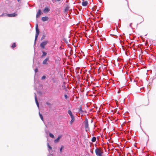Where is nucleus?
<instances>
[{
  "mask_svg": "<svg viewBox=\"0 0 156 156\" xmlns=\"http://www.w3.org/2000/svg\"><path fill=\"white\" fill-rule=\"evenodd\" d=\"M46 78V76H43L41 78L42 79H45Z\"/></svg>",
  "mask_w": 156,
  "mask_h": 156,
  "instance_id": "obj_25",
  "label": "nucleus"
},
{
  "mask_svg": "<svg viewBox=\"0 0 156 156\" xmlns=\"http://www.w3.org/2000/svg\"><path fill=\"white\" fill-rule=\"evenodd\" d=\"M50 11V9L48 7L45 8L44 9V12L45 13L48 12Z\"/></svg>",
  "mask_w": 156,
  "mask_h": 156,
  "instance_id": "obj_10",
  "label": "nucleus"
},
{
  "mask_svg": "<svg viewBox=\"0 0 156 156\" xmlns=\"http://www.w3.org/2000/svg\"><path fill=\"white\" fill-rule=\"evenodd\" d=\"M99 22V21H97V22H96V23H98V22Z\"/></svg>",
  "mask_w": 156,
  "mask_h": 156,
  "instance_id": "obj_31",
  "label": "nucleus"
},
{
  "mask_svg": "<svg viewBox=\"0 0 156 156\" xmlns=\"http://www.w3.org/2000/svg\"><path fill=\"white\" fill-rule=\"evenodd\" d=\"M48 43V40H44L42 41L40 44L41 48L43 49L45 48V46Z\"/></svg>",
  "mask_w": 156,
  "mask_h": 156,
  "instance_id": "obj_3",
  "label": "nucleus"
},
{
  "mask_svg": "<svg viewBox=\"0 0 156 156\" xmlns=\"http://www.w3.org/2000/svg\"><path fill=\"white\" fill-rule=\"evenodd\" d=\"M41 10L40 9H39L38 11V12H37L36 15V17H37L38 16H39L41 15Z\"/></svg>",
  "mask_w": 156,
  "mask_h": 156,
  "instance_id": "obj_12",
  "label": "nucleus"
},
{
  "mask_svg": "<svg viewBox=\"0 0 156 156\" xmlns=\"http://www.w3.org/2000/svg\"><path fill=\"white\" fill-rule=\"evenodd\" d=\"M42 55L41 56V58H43L44 56H45L47 55V54L46 52H45V51H42Z\"/></svg>",
  "mask_w": 156,
  "mask_h": 156,
  "instance_id": "obj_11",
  "label": "nucleus"
},
{
  "mask_svg": "<svg viewBox=\"0 0 156 156\" xmlns=\"http://www.w3.org/2000/svg\"><path fill=\"white\" fill-rule=\"evenodd\" d=\"M16 44L15 43H13L11 46L12 48H13L16 47Z\"/></svg>",
  "mask_w": 156,
  "mask_h": 156,
  "instance_id": "obj_20",
  "label": "nucleus"
},
{
  "mask_svg": "<svg viewBox=\"0 0 156 156\" xmlns=\"http://www.w3.org/2000/svg\"><path fill=\"white\" fill-rule=\"evenodd\" d=\"M49 60V57H48L46 58L45 59H44L42 62V64L43 65H47L48 63H47V62Z\"/></svg>",
  "mask_w": 156,
  "mask_h": 156,
  "instance_id": "obj_5",
  "label": "nucleus"
},
{
  "mask_svg": "<svg viewBox=\"0 0 156 156\" xmlns=\"http://www.w3.org/2000/svg\"><path fill=\"white\" fill-rule=\"evenodd\" d=\"M61 137L62 136H58L57 138L54 140V142L55 143H58L60 139L61 138Z\"/></svg>",
  "mask_w": 156,
  "mask_h": 156,
  "instance_id": "obj_8",
  "label": "nucleus"
},
{
  "mask_svg": "<svg viewBox=\"0 0 156 156\" xmlns=\"http://www.w3.org/2000/svg\"><path fill=\"white\" fill-rule=\"evenodd\" d=\"M48 147L49 149H51L52 147H51L49 144L48 143Z\"/></svg>",
  "mask_w": 156,
  "mask_h": 156,
  "instance_id": "obj_21",
  "label": "nucleus"
},
{
  "mask_svg": "<svg viewBox=\"0 0 156 156\" xmlns=\"http://www.w3.org/2000/svg\"><path fill=\"white\" fill-rule=\"evenodd\" d=\"M49 135L50 137L52 138H54V135L51 133H49Z\"/></svg>",
  "mask_w": 156,
  "mask_h": 156,
  "instance_id": "obj_17",
  "label": "nucleus"
},
{
  "mask_svg": "<svg viewBox=\"0 0 156 156\" xmlns=\"http://www.w3.org/2000/svg\"><path fill=\"white\" fill-rule=\"evenodd\" d=\"M42 20H47V18L45 17H43L42 18Z\"/></svg>",
  "mask_w": 156,
  "mask_h": 156,
  "instance_id": "obj_27",
  "label": "nucleus"
},
{
  "mask_svg": "<svg viewBox=\"0 0 156 156\" xmlns=\"http://www.w3.org/2000/svg\"><path fill=\"white\" fill-rule=\"evenodd\" d=\"M85 127L86 129L88 128V122L87 119H86L84 122Z\"/></svg>",
  "mask_w": 156,
  "mask_h": 156,
  "instance_id": "obj_6",
  "label": "nucleus"
},
{
  "mask_svg": "<svg viewBox=\"0 0 156 156\" xmlns=\"http://www.w3.org/2000/svg\"><path fill=\"white\" fill-rule=\"evenodd\" d=\"M64 97L66 99H67L68 98H69L68 96L66 94H65L64 95Z\"/></svg>",
  "mask_w": 156,
  "mask_h": 156,
  "instance_id": "obj_22",
  "label": "nucleus"
},
{
  "mask_svg": "<svg viewBox=\"0 0 156 156\" xmlns=\"http://www.w3.org/2000/svg\"><path fill=\"white\" fill-rule=\"evenodd\" d=\"M34 95H34V97H35V102H36V105H37V106L39 108V104L38 101H37V96H36V93H34Z\"/></svg>",
  "mask_w": 156,
  "mask_h": 156,
  "instance_id": "obj_7",
  "label": "nucleus"
},
{
  "mask_svg": "<svg viewBox=\"0 0 156 156\" xmlns=\"http://www.w3.org/2000/svg\"><path fill=\"white\" fill-rule=\"evenodd\" d=\"M69 9V7L68 6L66 7L65 8L64 10L65 12H67Z\"/></svg>",
  "mask_w": 156,
  "mask_h": 156,
  "instance_id": "obj_18",
  "label": "nucleus"
},
{
  "mask_svg": "<svg viewBox=\"0 0 156 156\" xmlns=\"http://www.w3.org/2000/svg\"><path fill=\"white\" fill-rule=\"evenodd\" d=\"M2 16H8L9 17H14L16 16H17V14L16 13H14L12 14H3L2 15Z\"/></svg>",
  "mask_w": 156,
  "mask_h": 156,
  "instance_id": "obj_4",
  "label": "nucleus"
},
{
  "mask_svg": "<svg viewBox=\"0 0 156 156\" xmlns=\"http://www.w3.org/2000/svg\"><path fill=\"white\" fill-rule=\"evenodd\" d=\"M88 4V2L87 1H83L82 2V5L83 6H86Z\"/></svg>",
  "mask_w": 156,
  "mask_h": 156,
  "instance_id": "obj_9",
  "label": "nucleus"
},
{
  "mask_svg": "<svg viewBox=\"0 0 156 156\" xmlns=\"http://www.w3.org/2000/svg\"><path fill=\"white\" fill-rule=\"evenodd\" d=\"M39 114L41 119L42 121H43V119L42 115L41 114L40 112H39Z\"/></svg>",
  "mask_w": 156,
  "mask_h": 156,
  "instance_id": "obj_16",
  "label": "nucleus"
},
{
  "mask_svg": "<svg viewBox=\"0 0 156 156\" xmlns=\"http://www.w3.org/2000/svg\"><path fill=\"white\" fill-rule=\"evenodd\" d=\"M71 120L70 121V124H72V123L74 121L75 118L74 116L71 117Z\"/></svg>",
  "mask_w": 156,
  "mask_h": 156,
  "instance_id": "obj_14",
  "label": "nucleus"
},
{
  "mask_svg": "<svg viewBox=\"0 0 156 156\" xmlns=\"http://www.w3.org/2000/svg\"><path fill=\"white\" fill-rule=\"evenodd\" d=\"M43 21H46V20H42Z\"/></svg>",
  "mask_w": 156,
  "mask_h": 156,
  "instance_id": "obj_32",
  "label": "nucleus"
},
{
  "mask_svg": "<svg viewBox=\"0 0 156 156\" xmlns=\"http://www.w3.org/2000/svg\"><path fill=\"white\" fill-rule=\"evenodd\" d=\"M96 140V138L95 137H93L91 141L93 142H94Z\"/></svg>",
  "mask_w": 156,
  "mask_h": 156,
  "instance_id": "obj_15",
  "label": "nucleus"
},
{
  "mask_svg": "<svg viewBox=\"0 0 156 156\" xmlns=\"http://www.w3.org/2000/svg\"><path fill=\"white\" fill-rule=\"evenodd\" d=\"M63 147H63V146H61V148H60V151L61 152H62V150L63 149Z\"/></svg>",
  "mask_w": 156,
  "mask_h": 156,
  "instance_id": "obj_24",
  "label": "nucleus"
},
{
  "mask_svg": "<svg viewBox=\"0 0 156 156\" xmlns=\"http://www.w3.org/2000/svg\"><path fill=\"white\" fill-rule=\"evenodd\" d=\"M68 113L69 114V115H70V117H72L73 116L71 110H68Z\"/></svg>",
  "mask_w": 156,
  "mask_h": 156,
  "instance_id": "obj_13",
  "label": "nucleus"
},
{
  "mask_svg": "<svg viewBox=\"0 0 156 156\" xmlns=\"http://www.w3.org/2000/svg\"><path fill=\"white\" fill-rule=\"evenodd\" d=\"M132 23H131L130 24V25H129L130 27L131 28H132V27L131 26V25H132Z\"/></svg>",
  "mask_w": 156,
  "mask_h": 156,
  "instance_id": "obj_28",
  "label": "nucleus"
},
{
  "mask_svg": "<svg viewBox=\"0 0 156 156\" xmlns=\"http://www.w3.org/2000/svg\"><path fill=\"white\" fill-rule=\"evenodd\" d=\"M38 69L37 68H36L35 70V73L38 72Z\"/></svg>",
  "mask_w": 156,
  "mask_h": 156,
  "instance_id": "obj_26",
  "label": "nucleus"
},
{
  "mask_svg": "<svg viewBox=\"0 0 156 156\" xmlns=\"http://www.w3.org/2000/svg\"><path fill=\"white\" fill-rule=\"evenodd\" d=\"M39 30L38 28V25L37 24H36V35L34 40V43H36V40L39 34Z\"/></svg>",
  "mask_w": 156,
  "mask_h": 156,
  "instance_id": "obj_1",
  "label": "nucleus"
},
{
  "mask_svg": "<svg viewBox=\"0 0 156 156\" xmlns=\"http://www.w3.org/2000/svg\"><path fill=\"white\" fill-rule=\"evenodd\" d=\"M45 132H46V133H48V132H47V131H45Z\"/></svg>",
  "mask_w": 156,
  "mask_h": 156,
  "instance_id": "obj_30",
  "label": "nucleus"
},
{
  "mask_svg": "<svg viewBox=\"0 0 156 156\" xmlns=\"http://www.w3.org/2000/svg\"><path fill=\"white\" fill-rule=\"evenodd\" d=\"M78 111L79 112H82V108L81 107H80V108H79Z\"/></svg>",
  "mask_w": 156,
  "mask_h": 156,
  "instance_id": "obj_19",
  "label": "nucleus"
},
{
  "mask_svg": "<svg viewBox=\"0 0 156 156\" xmlns=\"http://www.w3.org/2000/svg\"><path fill=\"white\" fill-rule=\"evenodd\" d=\"M45 36L44 35H43V36H42V37L41 38V40H42L44 39L45 38Z\"/></svg>",
  "mask_w": 156,
  "mask_h": 156,
  "instance_id": "obj_23",
  "label": "nucleus"
},
{
  "mask_svg": "<svg viewBox=\"0 0 156 156\" xmlns=\"http://www.w3.org/2000/svg\"><path fill=\"white\" fill-rule=\"evenodd\" d=\"M95 152L97 156H101L103 153L101 150L98 148L96 149Z\"/></svg>",
  "mask_w": 156,
  "mask_h": 156,
  "instance_id": "obj_2",
  "label": "nucleus"
},
{
  "mask_svg": "<svg viewBox=\"0 0 156 156\" xmlns=\"http://www.w3.org/2000/svg\"><path fill=\"white\" fill-rule=\"evenodd\" d=\"M20 0H17V1H18V2H19L20 1Z\"/></svg>",
  "mask_w": 156,
  "mask_h": 156,
  "instance_id": "obj_33",
  "label": "nucleus"
},
{
  "mask_svg": "<svg viewBox=\"0 0 156 156\" xmlns=\"http://www.w3.org/2000/svg\"><path fill=\"white\" fill-rule=\"evenodd\" d=\"M89 20H87V21H89ZM90 21L91 20H89Z\"/></svg>",
  "mask_w": 156,
  "mask_h": 156,
  "instance_id": "obj_34",
  "label": "nucleus"
},
{
  "mask_svg": "<svg viewBox=\"0 0 156 156\" xmlns=\"http://www.w3.org/2000/svg\"><path fill=\"white\" fill-rule=\"evenodd\" d=\"M91 152L92 153V154H93V151H91Z\"/></svg>",
  "mask_w": 156,
  "mask_h": 156,
  "instance_id": "obj_29",
  "label": "nucleus"
}]
</instances>
